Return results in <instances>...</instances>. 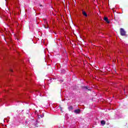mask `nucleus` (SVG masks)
Wrapping results in <instances>:
<instances>
[{
  "label": "nucleus",
  "instance_id": "nucleus-3",
  "mask_svg": "<svg viewBox=\"0 0 128 128\" xmlns=\"http://www.w3.org/2000/svg\"><path fill=\"white\" fill-rule=\"evenodd\" d=\"M74 112L75 114H80V109H76V110H74Z\"/></svg>",
  "mask_w": 128,
  "mask_h": 128
},
{
  "label": "nucleus",
  "instance_id": "nucleus-6",
  "mask_svg": "<svg viewBox=\"0 0 128 128\" xmlns=\"http://www.w3.org/2000/svg\"><path fill=\"white\" fill-rule=\"evenodd\" d=\"M68 108L69 110H72V106H70Z\"/></svg>",
  "mask_w": 128,
  "mask_h": 128
},
{
  "label": "nucleus",
  "instance_id": "nucleus-5",
  "mask_svg": "<svg viewBox=\"0 0 128 128\" xmlns=\"http://www.w3.org/2000/svg\"><path fill=\"white\" fill-rule=\"evenodd\" d=\"M101 124H102V126H104V124H106V121H104V120H102V121H101Z\"/></svg>",
  "mask_w": 128,
  "mask_h": 128
},
{
  "label": "nucleus",
  "instance_id": "nucleus-2",
  "mask_svg": "<svg viewBox=\"0 0 128 128\" xmlns=\"http://www.w3.org/2000/svg\"><path fill=\"white\" fill-rule=\"evenodd\" d=\"M82 14H83V16H84L85 18H86L88 16V14H86V11L82 10Z\"/></svg>",
  "mask_w": 128,
  "mask_h": 128
},
{
  "label": "nucleus",
  "instance_id": "nucleus-1",
  "mask_svg": "<svg viewBox=\"0 0 128 128\" xmlns=\"http://www.w3.org/2000/svg\"><path fill=\"white\" fill-rule=\"evenodd\" d=\"M120 34L121 36H126V31H124V28H121L120 29Z\"/></svg>",
  "mask_w": 128,
  "mask_h": 128
},
{
  "label": "nucleus",
  "instance_id": "nucleus-10",
  "mask_svg": "<svg viewBox=\"0 0 128 128\" xmlns=\"http://www.w3.org/2000/svg\"><path fill=\"white\" fill-rule=\"evenodd\" d=\"M11 72H12V70H11Z\"/></svg>",
  "mask_w": 128,
  "mask_h": 128
},
{
  "label": "nucleus",
  "instance_id": "nucleus-7",
  "mask_svg": "<svg viewBox=\"0 0 128 128\" xmlns=\"http://www.w3.org/2000/svg\"><path fill=\"white\" fill-rule=\"evenodd\" d=\"M44 114L40 116V118H44Z\"/></svg>",
  "mask_w": 128,
  "mask_h": 128
},
{
  "label": "nucleus",
  "instance_id": "nucleus-9",
  "mask_svg": "<svg viewBox=\"0 0 128 128\" xmlns=\"http://www.w3.org/2000/svg\"><path fill=\"white\" fill-rule=\"evenodd\" d=\"M86 88L87 90H90V89H88L87 88Z\"/></svg>",
  "mask_w": 128,
  "mask_h": 128
},
{
  "label": "nucleus",
  "instance_id": "nucleus-4",
  "mask_svg": "<svg viewBox=\"0 0 128 128\" xmlns=\"http://www.w3.org/2000/svg\"><path fill=\"white\" fill-rule=\"evenodd\" d=\"M104 20L107 22V24H110V21L107 17H104Z\"/></svg>",
  "mask_w": 128,
  "mask_h": 128
},
{
  "label": "nucleus",
  "instance_id": "nucleus-8",
  "mask_svg": "<svg viewBox=\"0 0 128 128\" xmlns=\"http://www.w3.org/2000/svg\"><path fill=\"white\" fill-rule=\"evenodd\" d=\"M44 28H48V26H44Z\"/></svg>",
  "mask_w": 128,
  "mask_h": 128
}]
</instances>
